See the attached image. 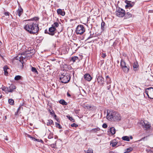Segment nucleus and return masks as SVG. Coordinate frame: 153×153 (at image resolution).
Segmentation results:
<instances>
[{"label":"nucleus","instance_id":"2","mask_svg":"<svg viewBox=\"0 0 153 153\" xmlns=\"http://www.w3.org/2000/svg\"><path fill=\"white\" fill-rule=\"evenodd\" d=\"M107 118L111 121L119 122L121 120L122 117L120 114L118 112L111 110L109 112H107Z\"/></svg>","mask_w":153,"mask_h":153},{"label":"nucleus","instance_id":"16","mask_svg":"<svg viewBox=\"0 0 153 153\" xmlns=\"http://www.w3.org/2000/svg\"><path fill=\"white\" fill-rule=\"evenodd\" d=\"M106 81L107 85H109L111 82V79L108 75L106 76Z\"/></svg>","mask_w":153,"mask_h":153},{"label":"nucleus","instance_id":"57","mask_svg":"<svg viewBox=\"0 0 153 153\" xmlns=\"http://www.w3.org/2000/svg\"><path fill=\"white\" fill-rule=\"evenodd\" d=\"M2 97V95H1L0 96V99H1Z\"/></svg>","mask_w":153,"mask_h":153},{"label":"nucleus","instance_id":"43","mask_svg":"<svg viewBox=\"0 0 153 153\" xmlns=\"http://www.w3.org/2000/svg\"><path fill=\"white\" fill-rule=\"evenodd\" d=\"M4 14L5 16H9L10 13L9 12H4Z\"/></svg>","mask_w":153,"mask_h":153},{"label":"nucleus","instance_id":"1","mask_svg":"<svg viewBox=\"0 0 153 153\" xmlns=\"http://www.w3.org/2000/svg\"><path fill=\"white\" fill-rule=\"evenodd\" d=\"M38 17H35L30 19L25 20V21H30L24 26V29L30 33L36 34L38 33L39 30V25L36 21L39 20Z\"/></svg>","mask_w":153,"mask_h":153},{"label":"nucleus","instance_id":"56","mask_svg":"<svg viewBox=\"0 0 153 153\" xmlns=\"http://www.w3.org/2000/svg\"><path fill=\"white\" fill-rule=\"evenodd\" d=\"M91 37H92V36H89V37L88 38V39H90V38H91Z\"/></svg>","mask_w":153,"mask_h":153},{"label":"nucleus","instance_id":"12","mask_svg":"<svg viewBox=\"0 0 153 153\" xmlns=\"http://www.w3.org/2000/svg\"><path fill=\"white\" fill-rule=\"evenodd\" d=\"M16 11L17 14L18 15L19 17H20L21 16L23 12V9L21 6L19 7L18 9Z\"/></svg>","mask_w":153,"mask_h":153},{"label":"nucleus","instance_id":"42","mask_svg":"<svg viewBox=\"0 0 153 153\" xmlns=\"http://www.w3.org/2000/svg\"><path fill=\"white\" fill-rule=\"evenodd\" d=\"M49 111L51 114L52 115V116L53 115V114H55L54 112L52 110V111H51V110L50 109H49Z\"/></svg>","mask_w":153,"mask_h":153},{"label":"nucleus","instance_id":"29","mask_svg":"<svg viewBox=\"0 0 153 153\" xmlns=\"http://www.w3.org/2000/svg\"><path fill=\"white\" fill-rule=\"evenodd\" d=\"M47 124L48 126H49L51 124H53V121L51 120H48V122L47 123Z\"/></svg>","mask_w":153,"mask_h":153},{"label":"nucleus","instance_id":"37","mask_svg":"<svg viewBox=\"0 0 153 153\" xmlns=\"http://www.w3.org/2000/svg\"><path fill=\"white\" fill-rule=\"evenodd\" d=\"M31 53V49H30V50H29L28 51H25L24 54L23 53V55H24V54L27 55V54H29Z\"/></svg>","mask_w":153,"mask_h":153},{"label":"nucleus","instance_id":"31","mask_svg":"<svg viewBox=\"0 0 153 153\" xmlns=\"http://www.w3.org/2000/svg\"><path fill=\"white\" fill-rule=\"evenodd\" d=\"M133 150V148L131 147H129L125 150V152L124 153H128Z\"/></svg>","mask_w":153,"mask_h":153},{"label":"nucleus","instance_id":"35","mask_svg":"<svg viewBox=\"0 0 153 153\" xmlns=\"http://www.w3.org/2000/svg\"><path fill=\"white\" fill-rule=\"evenodd\" d=\"M8 102L10 105H13L14 104V101L12 99H9L8 100Z\"/></svg>","mask_w":153,"mask_h":153},{"label":"nucleus","instance_id":"15","mask_svg":"<svg viewBox=\"0 0 153 153\" xmlns=\"http://www.w3.org/2000/svg\"><path fill=\"white\" fill-rule=\"evenodd\" d=\"M84 78L87 81H90L92 79L91 75L88 74H85L84 75Z\"/></svg>","mask_w":153,"mask_h":153},{"label":"nucleus","instance_id":"6","mask_svg":"<svg viewBox=\"0 0 153 153\" xmlns=\"http://www.w3.org/2000/svg\"><path fill=\"white\" fill-rule=\"evenodd\" d=\"M85 31V29L82 25H79L76 29V33L77 34H82Z\"/></svg>","mask_w":153,"mask_h":153},{"label":"nucleus","instance_id":"38","mask_svg":"<svg viewBox=\"0 0 153 153\" xmlns=\"http://www.w3.org/2000/svg\"><path fill=\"white\" fill-rule=\"evenodd\" d=\"M67 117L68 119L69 120H70L71 121H72L73 122H74V120L73 118L71 117H70V116H67Z\"/></svg>","mask_w":153,"mask_h":153},{"label":"nucleus","instance_id":"28","mask_svg":"<svg viewBox=\"0 0 153 153\" xmlns=\"http://www.w3.org/2000/svg\"><path fill=\"white\" fill-rule=\"evenodd\" d=\"M31 71L34 73H36L37 74H38V72L37 70L34 67H32L31 68Z\"/></svg>","mask_w":153,"mask_h":153},{"label":"nucleus","instance_id":"5","mask_svg":"<svg viewBox=\"0 0 153 153\" xmlns=\"http://www.w3.org/2000/svg\"><path fill=\"white\" fill-rule=\"evenodd\" d=\"M145 92L149 98L153 99V88L149 87L146 89Z\"/></svg>","mask_w":153,"mask_h":153},{"label":"nucleus","instance_id":"3","mask_svg":"<svg viewBox=\"0 0 153 153\" xmlns=\"http://www.w3.org/2000/svg\"><path fill=\"white\" fill-rule=\"evenodd\" d=\"M71 79L69 74L64 73L60 76L59 79L62 83H66L69 82Z\"/></svg>","mask_w":153,"mask_h":153},{"label":"nucleus","instance_id":"22","mask_svg":"<svg viewBox=\"0 0 153 153\" xmlns=\"http://www.w3.org/2000/svg\"><path fill=\"white\" fill-rule=\"evenodd\" d=\"M2 90L4 91L6 93H8L9 92L8 87L4 86L2 88Z\"/></svg>","mask_w":153,"mask_h":153},{"label":"nucleus","instance_id":"51","mask_svg":"<svg viewBox=\"0 0 153 153\" xmlns=\"http://www.w3.org/2000/svg\"><path fill=\"white\" fill-rule=\"evenodd\" d=\"M53 115L55 118L57 120V122H59V121H58V120H57L56 119V115L55 114H53Z\"/></svg>","mask_w":153,"mask_h":153},{"label":"nucleus","instance_id":"45","mask_svg":"<svg viewBox=\"0 0 153 153\" xmlns=\"http://www.w3.org/2000/svg\"><path fill=\"white\" fill-rule=\"evenodd\" d=\"M102 127L103 128H106L107 127V125L106 123H104L102 125Z\"/></svg>","mask_w":153,"mask_h":153},{"label":"nucleus","instance_id":"25","mask_svg":"<svg viewBox=\"0 0 153 153\" xmlns=\"http://www.w3.org/2000/svg\"><path fill=\"white\" fill-rule=\"evenodd\" d=\"M49 132V135L48 136V138L49 139H51L53 138V134L52 133H51L50 131L48 130Z\"/></svg>","mask_w":153,"mask_h":153},{"label":"nucleus","instance_id":"14","mask_svg":"<svg viewBox=\"0 0 153 153\" xmlns=\"http://www.w3.org/2000/svg\"><path fill=\"white\" fill-rule=\"evenodd\" d=\"M60 9H58L57 10V12L58 15H61L62 16H64L65 15V12L63 10Z\"/></svg>","mask_w":153,"mask_h":153},{"label":"nucleus","instance_id":"19","mask_svg":"<svg viewBox=\"0 0 153 153\" xmlns=\"http://www.w3.org/2000/svg\"><path fill=\"white\" fill-rule=\"evenodd\" d=\"M100 128L98 127H97L96 128H93L91 130V132H93V133H96L98 131H100Z\"/></svg>","mask_w":153,"mask_h":153},{"label":"nucleus","instance_id":"26","mask_svg":"<svg viewBox=\"0 0 153 153\" xmlns=\"http://www.w3.org/2000/svg\"><path fill=\"white\" fill-rule=\"evenodd\" d=\"M117 144V143L116 141H111L110 144V146L112 147H114Z\"/></svg>","mask_w":153,"mask_h":153},{"label":"nucleus","instance_id":"34","mask_svg":"<svg viewBox=\"0 0 153 153\" xmlns=\"http://www.w3.org/2000/svg\"><path fill=\"white\" fill-rule=\"evenodd\" d=\"M78 59V58L77 56H74L73 57L71 58V60L73 62H76V60H77Z\"/></svg>","mask_w":153,"mask_h":153},{"label":"nucleus","instance_id":"32","mask_svg":"<svg viewBox=\"0 0 153 153\" xmlns=\"http://www.w3.org/2000/svg\"><path fill=\"white\" fill-rule=\"evenodd\" d=\"M105 25V22L103 21L101 23V29L102 30H104V27Z\"/></svg>","mask_w":153,"mask_h":153},{"label":"nucleus","instance_id":"11","mask_svg":"<svg viewBox=\"0 0 153 153\" xmlns=\"http://www.w3.org/2000/svg\"><path fill=\"white\" fill-rule=\"evenodd\" d=\"M125 2L127 4V5L125 6L126 8H128V7H132L134 4V2L130 1H125Z\"/></svg>","mask_w":153,"mask_h":153},{"label":"nucleus","instance_id":"18","mask_svg":"<svg viewBox=\"0 0 153 153\" xmlns=\"http://www.w3.org/2000/svg\"><path fill=\"white\" fill-rule=\"evenodd\" d=\"M138 66L139 65L137 62H134V63L133 65V68L134 70L135 71H137Z\"/></svg>","mask_w":153,"mask_h":153},{"label":"nucleus","instance_id":"24","mask_svg":"<svg viewBox=\"0 0 153 153\" xmlns=\"http://www.w3.org/2000/svg\"><path fill=\"white\" fill-rule=\"evenodd\" d=\"M59 103L63 105H67V103L64 100H61L59 101Z\"/></svg>","mask_w":153,"mask_h":153},{"label":"nucleus","instance_id":"4","mask_svg":"<svg viewBox=\"0 0 153 153\" xmlns=\"http://www.w3.org/2000/svg\"><path fill=\"white\" fill-rule=\"evenodd\" d=\"M96 79L98 85L99 86H103L104 84V79L102 75L99 74H97Z\"/></svg>","mask_w":153,"mask_h":153},{"label":"nucleus","instance_id":"53","mask_svg":"<svg viewBox=\"0 0 153 153\" xmlns=\"http://www.w3.org/2000/svg\"><path fill=\"white\" fill-rule=\"evenodd\" d=\"M19 111L17 110V111H16V112H15V114L16 115H17L18 114V112H19Z\"/></svg>","mask_w":153,"mask_h":153},{"label":"nucleus","instance_id":"50","mask_svg":"<svg viewBox=\"0 0 153 153\" xmlns=\"http://www.w3.org/2000/svg\"><path fill=\"white\" fill-rule=\"evenodd\" d=\"M88 109L90 110L91 108V107L90 106H85Z\"/></svg>","mask_w":153,"mask_h":153},{"label":"nucleus","instance_id":"54","mask_svg":"<svg viewBox=\"0 0 153 153\" xmlns=\"http://www.w3.org/2000/svg\"><path fill=\"white\" fill-rule=\"evenodd\" d=\"M29 137L32 138L33 139H35V140L36 141H37L38 140L37 139H35L34 137Z\"/></svg>","mask_w":153,"mask_h":153},{"label":"nucleus","instance_id":"7","mask_svg":"<svg viewBox=\"0 0 153 153\" xmlns=\"http://www.w3.org/2000/svg\"><path fill=\"white\" fill-rule=\"evenodd\" d=\"M115 13L117 16L119 17H123L125 15V11L120 8L117 9Z\"/></svg>","mask_w":153,"mask_h":153},{"label":"nucleus","instance_id":"52","mask_svg":"<svg viewBox=\"0 0 153 153\" xmlns=\"http://www.w3.org/2000/svg\"><path fill=\"white\" fill-rule=\"evenodd\" d=\"M67 96L68 97H71V94L68 92L67 93Z\"/></svg>","mask_w":153,"mask_h":153},{"label":"nucleus","instance_id":"30","mask_svg":"<svg viewBox=\"0 0 153 153\" xmlns=\"http://www.w3.org/2000/svg\"><path fill=\"white\" fill-rule=\"evenodd\" d=\"M4 74L5 75L7 76L8 74V72L7 71V70L8 69L7 66H5L4 67Z\"/></svg>","mask_w":153,"mask_h":153},{"label":"nucleus","instance_id":"40","mask_svg":"<svg viewBox=\"0 0 153 153\" xmlns=\"http://www.w3.org/2000/svg\"><path fill=\"white\" fill-rule=\"evenodd\" d=\"M52 25H53L55 27H57L59 26V24L57 22H55Z\"/></svg>","mask_w":153,"mask_h":153},{"label":"nucleus","instance_id":"49","mask_svg":"<svg viewBox=\"0 0 153 153\" xmlns=\"http://www.w3.org/2000/svg\"><path fill=\"white\" fill-rule=\"evenodd\" d=\"M45 33L49 34V31H48L47 29H46L45 30Z\"/></svg>","mask_w":153,"mask_h":153},{"label":"nucleus","instance_id":"21","mask_svg":"<svg viewBox=\"0 0 153 153\" xmlns=\"http://www.w3.org/2000/svg\"><path fill=\"white\" fill-rule=\"evenodd\" d=\"M120 65L122 68L126 65L125 62L123 59L121 61Z\"/></svg>","mask_w":153,"mask_h":153},{"label":"nucleus","instance_id":"41","mask_svg":"<svg viewBox=\"0 0 153 153\" xmlns=\"http://www.w3.org/2000/svg\"><path fill=\"white\" fill-rule=\"evenodd\" d=\"M71 126L72 127H76L78 126V125L77 124L73 123V124H71Z\"/></svg>","mask_w":153,"mask_h":153},{"label":"nucleus","instance_id":"10","mask_svg":"<svg viewBox=\"0 0 153 153\" xmlns=\"http://www.w3.org/2000/svg\"><path fill=\"white\" fill-rule=\"evenodd\" d=\"M56 32V28L52 25V26L50 27L49 29V34L51 36L54 35L55 33Z\"/></svg>","mask_w":153,"mask_h":153},{"label":"nucleus","instance_id":"9","mask_svg":"<svg viewBox=\"0 0 153 153\" xmlns=\"http://www.w3.org/2000/svg\"><path fill=\"white\" fill-rule=\"evenodd\" d=\"M23 53L21 55H19L16 57V59L19 60L21 64L20 65V68L22 69L24 67V61L23 60L26 58V56L24 57L22 56Z\"/></svg>","mask_w":153,"mask_h":153},{"label":"nucleus","instance_id":"55","mask_svg":"<svg viewBox=\"0 0 153 153\" xmlns=\"http://www.w3.org/2000/svg\"><path fill=\"white\" fill-rule=\"evenodd\" d=\"M130 138L131 139H133V137H132V136H131L130 137Z\"/></svg>","mask_w":153,"mask_h":153},{"label":"nucleus","instance_id":"36","mask_svg":"<svg viewBox=\"0 0 153 153\" xmlns=\"http://www.w3.org/2000/svg\"><path fill=\"white\" fill-rule=\"evenodd\" d=\"M21 76L19 75H17L15 76L14 78V79L16 80H18L20 79L21 78Z\"/></svg>","mask_w":153,"mask_h":153},{"label":"nucleus","instance_id":"8","mask_svg":"<svg viewBox=\"0 0 153 153\" xmlns=\"http://www.w3.org/2000/svg\"><path fill=\"white\" fill-rule=\"evenodd\" d=\"M140 124H141L143 128L146 130L148 131L150 129L151 127L150 124L146 121H141Z\"/></svg>","mask_w":153,"mask_h":153},{"label":"nucleus","instance_id":"33","mask_svg":"<svg viewBox=\"0 0 153 153\" xmlns=\"http://www.w3.org/2000/svg\"><path fill=\"white\" fill-rule=\"evenodd\" d=\"M86 153H93V151L92 149L89 148L87 151L84 150Z\"/></svg>","mask_w":153,"mask_h":153},{"label":"nucleus","instance_id":"47","mask_svg":"<svg viewBox=\"0 0 153 153\" xmlns=\"http://www.w3.org/2000/svg\"><path fill=\"white\" fill-rule=\"evenodd\" d=\"M21 108L23 109V108L21 106H20L18 108L17 110L19 111L21 109Z\"/></svg>","mask_w":153,"mask_h":153},{"label":"nucleus","instance_id":"48","mask_svg":"<svg viewBox=\"0 0 153 153\" xmlns=\"http://www.w3.org/2000/svg\"><path fill=\"white\" fill-rule=\"evenodd\" d=\"M146 137H143L142 138H141L140 140H139L138 141H142V140H144V139Z\"/></svg>","mask_w":153,"mask_h":153},{"label":"nucleus","instance_id":"20","mask_svg":"<svg viewBox=\"0 0 153 153\" xmlns=\"http://www.w3.org/2000/svg\"><path fill=\"white\" fill-rule=\"evenodd\" d=\"M110 129V132L112 134H114L115 133V129L114 127H112Z\"/></svg>","mask_w":153,"mask_h":153},{"label":"nucleus","instance_id":"46","mask_svg":"<svg viewBox=\"0 0 153 153\" xmlns=\"http://www.w3.org/2000/svg\"><path fill=\"white\" fill-rule=\"evenodd\" d=\"M106 56V54L105 53H102L101 55V57L103 58H105Z\"/></svg>","mask_w":153,"mask_h":153},{"label":"nucleus","instance_id":"39","mask_svg":"<svg viewBox=\"0 0 153 153\" xmlns=\"http://www.w3.org/2000/svg\"><path fill=\"white\" fill-rule=\"evenodd\" d=\"M56 125L57 128H58L59 129L62 128V126H61L58 123H56Z\"/></svg>","mask_w":153,"mask_h":153},{"label":"nucleus","instance_id":"59","mask_svg":"<svg viewBox=\"0 0 153 153\" xmlns=\"http://www.w3.org/2000/svg\"><path fill=\"white\" fill-rule=\"evenodd\" d=\"M6 140H8V139L7 138H6Z\"/></svg>","mask_w":153,"mask_h":153},{"label":"nucleus","instance_id":"17","mask_svg":"<svg viewBox=\"0 0 153 153\" xmlns=\"http://www.w3.org/2000/svg\"><path fill=\"white\" fill-rule=\"evenodd\" d=\"M122 69L123 71L125 73H128L129 71V67L127 65L124 67L122 68Z\"/></svg>","mask_w":153,"mask_h":153},{"label":"nucleus","instance_id":"23","mask_svg":"<svg viewBox=\"0 0 153 153\" xmlns=\"http://www.w3.org/2000/svg\"><path fill=\"white\" fill-rule=\"evenodd\" d=\"M125 17L126 19L129 18L132 16V15L130 13L128 12H127L126 14H125Z\"/></svg>","mask_w":153,"mask_h":153},{"label":"nucleus","instance_id":"13","mask_svg":"<svg viewBox=\"0 0 153 153\" xmlns=\"http://www.w3.org/2000/svg\"><path fill=\"white\" fill-rule=\"evenodd\" d=\"M16 88V87L14 85L11 84L8 87L9 92H12Z\"/></svg>","mask_w":153,"mask_h":153},{"label":"nucleus","instance_id":"27","mask_svg":"<svg viewBox=\"0 0 153 153\" xmlns=\"http://www.w3.org/2000/svg\"><path fill=\"white\" fill-rule=\"evenodd\" d=\"M122 139L125 141H130L129 138L127 136H124L122 137Z\"/></svg>","mask_w":153,"mask_h":153},{"label":"nucleus","instance_id":"58","mask_svg":"<svg viewBox=\"0 0 153 153\" xmlns=\"http://www.w3.org/2000/svg\"><path fill=\"white\" fill-rule=\"evenodd\" d=\"M109 153H114L113 152L111 151V152H110Z\"/></svg>","mask_w":153,"mask_h":153},{"label":"nucleus","instance_id":"44","mask_svg":"<svg viewBox=\"0 0 153 153\" xmlns=\"http://www.w3.org/2000/svg\"><path fill=\"white\" fill-rule=\"evenodd\" d=\"M111 87V85L110 84H109V85H107V88L108 90H110V89Z\"/></svg>","mask_w":153,"mask_h":153}]
</instances>
